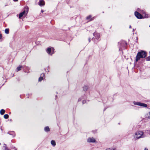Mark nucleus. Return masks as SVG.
Returning <instances> with one entry per match:
<instances>
[{
    "label": "nucleus",
    "mask_w": 150,
    "mask_h": 150,
    "mask_svg": "<svg viewBox=\"0 0 150 150\" xmlns=\"http://www.w3.org/2000/svg\"><path fill=\"white\" fill-rule=\"evenodd\" d=\"M147 55V53L144 51L141 50L138 52L135 61L138 62L141 58H145Z\"/></svg>",
    "instance_id": "nucleus-1"
},
{
    "label": "nucleus",
    "mask_w": 150,
    "mask_h": 150,
    "mask_svg": "<svg viewBox=\"0 0 150 150\" xmlns=\"http://www.w3.org/2000/svg\"><path fill=\"white\" fill-rule=\"evenodd\" d=\"M144 133L141 131H137L135 133L134 137L137 139H139L144 137L143 136Z\"/></svg>",
    "instance_id": "nucleus-2"
},
{
    "label": "nucleus",
    "mask_w": 150,
    "mask_h": 150,
    "mask_svg": "<svg viewBox=\"0 0 150 150\" xmlns=\"http://www.w3.org/2000/svg\"><path fill=\"white\" fill-rule=\"evenodd\" d=\"M28 7L25 8L23 11L19 13V18L23 16H26L28 12Z\"/></svg>",
    "instance_id": "nucleus-3"
},
{
    "label": "nucleus",
    "mask_w": 150,
    "mask_h": 150,
    "mask_svg": "<svg viewBox=\"0 0 150 150\" xmlns=\"http://www.w3.org/2000/svg\"><path fill=\"white\" fill-rule=\"evenodd\" d=\"M54 49L53 48H52V49L50 47H48L47 48V52L50 55H52L54 53Z\"/></svg>",
    "instance_id": "nucleus-4"
},
{
    "label": "nucleus",
    "mask_w": 150,
    "mask_h": 150,
    "mask_svg": "<svg viewBox=\"0 0 150 150\" xmlns=\"http://www.w3.org/2000/svg\"><path fill=\"white\" fill-rule=\"evenodd\" d=\"M135 15V16L138 18H142V15L139 13L138 12L136 11L134 13Z\"/></svg>",
    "instance_id": "nucleus-5"
},
{
    "label": "nucleus",
    "mask_w": 150,
    "mask_h": 150,
    "mask_svg": "<svg viewBox=\"0 0 150 150\" xmlns=\"http://www.w3.org/2000/svg\"><path fill=\"white\" fill-rule=\"evenodd\" d=\"M87 142H96L95 139L93 137H89L87 139Z\"/></svg>",
    "instance_id": "nucleus-6"
},
{
    "label": "nucleus",
    "mask_w": 150,
    "mask_h": 150,
    "mask_svg": "<svg viewBox=\"0 0 150 150\" xmlns=\"http://www.w3.org/2000/svg\"><path fill=\"white\" fill-rule=\"evenodd\" d=\"M38 4L41 6H44L45 4V1L43 0H40Z\"/></svg>",
    "instance_id": "nucleus-7"
},
{
    "label": "nucleus",
    "mask_w": 150,
    "mask_h": 150,
    "mask_svg": "<svg viewBox=\"0 0 150 150\" xmlns=\"http://www.w3.org/2000/svg\"><path fill=\"white\" fill-rule=\"evenodd\" d=\"M93 35L97 39H98L100 38V35L99 33L95 32L93 33Z\"/></svg>",
    "instance_id": "nucleus-8"
},
{
    "label": "nucleus",
    "mask_w": 150,
    "mask_h": 150,
    "mask_svg": "<svg viewBox=\"0 0 150 150\" xmlns=\"http://www.w3.org/2000/svg\"><path fill=\"white\" fill-rule=\"evenodd\" d=\"M45 74L44 73H42L39 79V81H41L44 78H45Z\"/></svg>",
    "instance_id": "nucleus-9"
},
{
    "label": "nucleus",
    "mask_w": 150,
    "mask_h": 150,
    "mask_svg": "<svg viewBox=\"0 0 150 150\" xmlns=\"http://www.w3.org/2000/svg\"><path fill=\"white\" fill-rule=\"evenodd\" d=\"M8 134H9L11 135L13 137H14L15 136V133L14 132L12 131H9L8 132Z\"/></svg>",
    "instance_id": "nucleus-10"
},
{
    "label": "nucleus",
    "mask_w": 150,
    "mask_h": 150,
    "mask_svg": "<svg viewBox=\"0 0 150 150\" xmlns=\"http://www.w3.org/2000/svg\"><path fill=\"white\" fill-rule=\"evenodd\" d=\"M136 105H139L141 106L146 107L147 106V105L146 104H134Z\"/></svg>",
    "instance_id": "nucleus-11"
},
{
    "label": "nucleus",
    "mask_w": 150,
    "mask_h": 150,
    "mask_svg": "<svg viewBox=\"0 0 150 150\" xmlns=\"http://www.w3.org/2000/svg\"><path fill=\"white\" fill-rule=\"evenodd\" d=\"M91 18V15H90L86 17V19L87 20H89L91 18V19L89 20V21H91L93 20L94 19V17Z\"/></svg>",
    "instance_id": "nucleus-12"
},
{
    "label": "nucleus",
    "mask_w": 150,
    "mask_h": 150,
    "mask_svg": "<svg viewBox=\"0 0 150 150\" xmlns=\"http://www.w3.org/2000/svg\"><path fill=\"white\" fill-rule=\"evenodd\" d=\"M5 112V110L3 109H2L0 111V113L1 115H3Z\"/></svg>",
    "instance_id": "nucleus-13"
},
{
    "label": "nucleus",
    "mask_w": 150,
    "mask_h": 150,
    "mask_svg": "<svg viewBox=\"0 0 150 150\" xmlns=\"http://www.w3.org/2000/svg\"><path fill=\"white\" fill-rule=\"evenodd\" d=\"M5 33L6 34H8L9 33V28H6L5 30Z\"/></svg>",
    "instance_id": "nucleus-14"
},
{
    "label": "nucleus",
    "mask_w": 150,
    "mask_h": 150,
    "mask_svg": "<svg viewBox=\"0 0 150 150\" xmlns=\"http://www.w3.org/2000/svg\"><path fill=\"white\" fill-rule=\"evenodd\" d=\"M51 143L53 146H55L56 145L55 142L54 140H52L51 142Z\"/></svg>",
    "instance_id": "nucleus-15"
},
{
    "label": "nucleus",
    "mask_w": 150,
    "mask_h": 150,
    "mask_svg": "<svg viewBox=\"0 0 150 150\" xmlns=\"http://www.w3.org/2000/svg\"><path fill=\"white\" fill-rule=\"evenodd\" d=\"M88 88V86H84L83 87V90L84 91H86Z\"/></svg>",
    "instance_id": "nucleus-16"
},
{
    "label": "nucleus",
    "mask_w": 150,
    "mask_h": 150,
    "mask_svg": "<svg viewBox=\"0 0 150 150\" xmlns=\"http://www.w3.org/2000/svg\"><path fill=\"white\" fill-rule=\"evenodd\" d=\"M45 130L46 132H48L50 131V129L48 127H45Z\"/></svg>",
    "instance_id": "nucleus-17"
},
{
    "label": "nucleus",
    "mask_w": 150,
    "mask_h": 150,
    "mask_svg": "<svg viewBox=\"0 0 150 150\" xmlns=\"http://www.w3.org/2000/svg\"><path fill=\"white\" fill-rule=\"evenodd\" d=\"M9 117V115L8 114H5L4 115V117L5 119H8Z\"/></svg>",
    "instance_id": "nucleus-18"
},
{
    "label": "nucleus",
    "mask_w": 150,
    "mask_h": 150,
    "mask_svg": "<svg viewBox=\"0 0 150 150\" xmlns=\"http://www.w3.org/2000/svg\"><path fill=\"white\" fill-rule=\"evenodd\" d=\"M145 59L146 61H150V55L149 57H146L145 58Z\"/></svg>",
    "instance_id": "nucleus-19"
},
{
    "label": "nucleus",
    "mask_w": 150,
    "mask_h": 150,
    "mask_svg": "<svg viewBox=\"0 0 150 150\" xmlns=\"http://www.w3.org/2000/svg\"><path fill=\"white\" fill-rule=\"evenodd\" d=\"M16 71L17 72H18L19 71V66L17 67Z\"/></svg>",
    "instance_id": "nucleus-20"
},
{
    "label": "nucleus",
    "mask_w": 150,
    "mask_h": 150,
    "mask_svg": "<svg viewBox=\"0 0 150 150\" xmlns=\"http://www.w3.org/2000/svg\"><path fill=\"white\" fill-rule=\"evenodd\" d=\"M86 102V101L85 100H82V103H85Z\"/></svg>",
    "instance_id": "nucleus-21"
},
{
    "label": "nucleus",
    "mask_w": 150,
    "mask_h": 150,
    "mask_svg": "<svg viewBox=\"0 0 150 150\" xmlns=\"http://www.w3.org/2000/svg\"><path fill=\"white\" fill-rule=\"evenodd\" d=\"M2 35L1 34H0V39L2 38Z\"/></svg>",
    "instance_id": "nucleus-22"
},
{
    "label": "nucleus",
    "mask_w": 150,
    "mask_h": 150,
    "mask_svg": "<svg viewBox=\"0 0 150 150\" xmlns=\"http://www.w3.org/2000/svg\"><path fill=\"white\" fill-rule=\"evenodd\" d=\"M82 100V99L81 98H79L78 99V102H79L80 100Z\"/></svg>",
    "instance_id": "nucleus-23"
},
{
    "label": "nucleus",
    "mask_w": 150,
    "mask_h": 150,
    "mask_svg": "<svg viewBox=\"0 0 150 150\" xmlns=\"http://www.w3.org/2000/svg\"><path fill=\"white\" fill-rule=\"evenodd\" d=\"M22 67V66H19V70L21 69Z\"/></svg>",
    "instance_id": "nucleus-24"
},
{
    "label": "nucleus",
    "mask_w": 150,
    "mask_h": 150,
    "mask_svg": "<svg viewBox=\"0 0 150 150\" xmlns=\"http://www.w3.org/2000/svg\"><path fill=\"white\" fill-rule=\"evenodd\" d=\"M5 150H10L9 149H8L7 147H6Z\"/></svg>",
    "instance_id": "nucleus-25"
},
{
    "label": "nucleus",
    "mask_w": 150,
    "mask_h": 150,
    "mask_svg": "<svg viewBox=\"0 0 150 150\" xmlns=\"http://www.w3.org/2000/svg\"><path fill=\"white\" fill-rule=\"evenodd\" d=\"M149 116L148 118H150V112L149 113Z\"/></svg>",
    "instance_id": "nucleus-26"
},
{
    "label": "nucleus",
    "mask_w": 150,
    "mask_h": 150,
    "mask_svg": "<svg viewBox=\"0 0 150 150\" xmlns=\"http://www.w3.org/2000/svg\"><path fill=\"white\" fill-rule=\"evenodd\" d=\"M41 13H43V12H44V11H43V10H41Z\"/></svg>",
    "instance_id": "nucleus-27"
},
{
    "label": "nucleus",
    "mask_w": 150,
    "mask_h": 150,
    "mask_svg": "<svg viewBox=\"0 0 150 150\" xmlns=\"http://www.w3.org/2000/svg\"><path fill=\"white\" fill-rule=\"evenodd\" d=\"M134 103H141L140 102H134Z\"/></svg>",
    "instance_id": "nucleus-28"
},
{
    "label": "nucleus",
    "mask_w": 150,
    "mask_h": 150,
    "mask_svg": "<svg viewBox=\"0 0 150 150\" xmlns=\"http://www.w3.org/2000/svg\"><path fill=\"white\" fill-rule=\"evenodd\" d=\"M18 0H13V1L16 2V1H18Z\"/></svg>",
    "instance_id": "nucleus-29"
},
{
    "label": "nucleus",
    "mask_w": 150,
    "mask_h": 150,
    "mask_svg": "<svg viewBox=\"0 0 150 150\" xmlns=\"http://www.w3.org/2000/svg\"><path fill=\"white\" fill-rule=\"evenodd\" d=\"M144 150H148V149L146 148H145L144 149Z\"/></svg>",
    "instance_id": "nucleus-30"
},
{
    "label": "nucleus",
    "mask_w": 150,
    "mask_h": 150,
    "mask_svg": "<svg viewBox=\"0 0 150 150\" xmlns=\"http://www.w3.org/2000/svg\"><path fill=\"white\" fill-rule=\"evenodd\" d=\"M88 40H89V42H90L91 40H90V38H89V39H88Z\"/></svg>",
    "instance_id": "nucleus-31"
},
{
    "label": "nucleus",
    "mask_w": 150,
    "mask_h": 150,
    "mask_svg": "<svg viewBox=\"0 0 150 150\" xmlns=\"http://www.w3.org/2000/svg\"><path fill=\"white\" fill-rule=\"evenodd\" d=\"M10 121H11V122H12V120L11 119H10Z\"/></svg>",
    "instance_id": "nucleus-32"
},
{
    "label": "nucleus",
    "mask_w": 150,
    "mask_h": 150,
    "mask_svg": "<svg viewBox=\"0 0 150 150\" xmlns=\"http://www.w3.org/2000/svg\"><path fill=\"white\" fill-rule=\"evenodd\" d=\"M129 28H131V25H130L129 26Z\"/></svg>",
    "instance_id": "nucleus-33"
},
{
    "label": "nucleus",
    "mask_w": 150,
    "mask_h": 150,
    "mask_svg": "<svg viewBox=\"0 0 150 150\" xmlns=\"http://www.w3.org/2000/svg\"><path fill=\"white\" fill-rule=\"evenodd\" d=\"M18 14H17V16H18Z\"/></svg>",
    "instance_id": "nucleus-34"
},
{
    "label": "nucleus",
    "mask_w": 150,
    "mask_h": 150,
    "mask_svg": "<svg viewBox=\"0 0 150 150\" xmlns=\"http://www.w3.org/2000/svg\"><path fill=\"white\" fill-rule=\"evenodd\" d=\"M134 29H133V31H134Z\"/></svg>",
    "instance_id": "nucleus-35"
},
{
    "label": "nucleus",
    "mask_w": 150,
    "mask_h": 150,
    "mask_svg": "<svg viewBox=\"0 0 150 150\" xmlns=\"http://www.w3.org/2000/svg\"><path fill=\"white\" fill-rule=\"evenodd\" d=\"M149 27H150V25H149Z\"/></svg>",
    "instance_id": "nucleus-36"
},
{
    "label": "nucleus",
    "mask_w": 150,
    "mask_h": 150,
    "mask_svg": "<svg viewBox=\"0 0 150 150\" xmlns=\"http://www.w3.org/2000/svg\"><path fill=\"white\" fill-rule=\"evenodd\" d=\"M149 53H150V52H149Z\"/></svg>",
    "instance_id": "nucleus-37"
},
{
    "label": "nucleus",
    "mask_w": 150,
    "mask_h": 150,
    "mask_svg": "<svg viewBox=\"0 0 150 150\" xmlns=\"http://www.w3.org/2000/svg\"><path fill=\"white\" fill-rule=\"evenodd\" d=\"M15 150H17L15 149Z\"/></svg>",
    "instance_id": "nucleus-38"
}]
</instances>
